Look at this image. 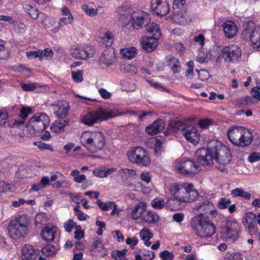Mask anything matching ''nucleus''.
Here are the masks:
<instances>
[{"mask_svg": "<svg viewBox=\"0 0 260 260\" xmlns=\"http://www.w3.org/2000/svg\"><path fill=\"white\" fill-rule=\"evenodd\" d=\"M195 156L199 164L203 166H212L215 160L219 166L217 167L218 171L227 173L226 166L231 161L232 155L228 147L220 141L209 140L206 149L201 148L195 152Z\"/></svg>", "mask_w": 260, "mask_h": 260, "instance_id": "f257e3e1", "label": "nucleus"}, {"mask_svg": "<svg viewBox=\"0 0 260 260\" xmlns=\"http://www.w3.org/2000/svg\"><path fill=\"white\" fill-rule=\"evenodd\" d=\"M82 145L91 153H96L104 147L106 141L104 135L100 131L84 132L80 138Z\"/></svg>", "mask_w": 260, "mask_h": 260, "instance_id": "f03ea898", "label": "nucleus"}, {"mask_svg": "<svg viewBox=\"0 0 260 260\" xmlns=\"http://www.w3.org/2000/svg\"><path fill=\"white\" fill-rule=\"evenodd\" d=\"M191 226L195 234L202 238L210 237L215 232L214 224L201 215H197L192 218Z\"/></svg>", "mask_w": 260, "mask_h": 260, "instance_id": "7ed1b4c3", "label": "nucleus"}, {"mask_svg": "<svg viewBox=\"0 0 260 260\" xmlns=\"http://www.w3.org/2000/svg\"><path fill=\"white\" fill-rule=\"evenodd\" d=\"M29 220L22 215L10 221L8 226L9 236L14 239L24 237L29 231Z\"/></svg>", "mask_w": 260, "mask_h": 260, "instance_id": "20e7f679", "label": "nucleus"}, {"mask_svg": "<svg viewBox=\"0 0 260 260\" xmlns=\"http://www.w3.org/2000/svg\"><path fill=\"white\" fill-rule=\"evenodd\" d=\"M50 119L45 113H37L32 117L29 123L25 126V129L28 134L31 136H35L44 130L49 125Z\"/></svg>", "mask_w": 260, "mask_h": 260, "instance_id": "39448f33", "label": "nucleus"}, {"mask_svg": "<svg viewBox=\"0 0 260 260\" xmlns=\"http://www.w3.org/2000/svg\"><path fill=\"white\" fill-rule=\"evenodd\" d=\"M246 41H250L254 49L260 51V26H254L253 23L247 24L241 34Z\"/></svg>", "mask_w": 260, "mask_h": 260, "instance_id": "423d86ee", "label": "nucleus"}, {"mask_svg": "<svg viewBox=\"0 0 260 260\" xmlns=\"http://www.w3.org/2000/svg\"><path fill=\"white\" fill-rule=\"evenodd\" d=\"M128 160L132 163L140 166L150 165L151 159L148 152L142 147H136L127 152Z\"/></svg>", "mask_w": 260, "mask_h": 260, "instance_id": "0eeeda50", "label": "nucleus"}, {"mask_svg": "<svg viewBox=\"0 0 260 260\" xmlns=\"http://www.w3.org/2000/svg\"><path fill=\"white\" fill-rule=\"evenodd\" d=\"M199 166L191 159H183L176 160L175 169L180 174L186 176H192L199 172Z\"/></svg>", "mask_w": 260, "mask_h": 260, "instance_id": "6e6552de", "label": "nucleus"}, {"mask_svg": "<svg viewBox=\"0 0 260 260\" xmlns=\"http://www.w3.org/2000/svg\"><path fill=\"white\" fill-rule=\"evenodd\" d=\"M114 116L111 112L100 109L98 111H91L85 114L83 117L82 121L84 124L91 126L99 121L106 120Z\"/></svg>", "mask_w": 260, "mask_h": 260, "instance_id": "1a4fd4ad", "label": "nucleus"}, {"mask_svg": "<svg viewBox=\"0 0 260 260\" xmlns=\"http://www.w3.org/2000/svg\"><path fill=\"white\" fill-rule=\"evenodd\" d=\"M240 230V225L237 221H228L226 225L221 228L220 234L223 238L235 241L239 238Z\"/></svg>", "mask_w": 260, "mask_h": 260, "instance_id": "9d476101", "label": "nucleus"}, {"mask_svg": "<svg viewBox=\"0 0 260 260\" xmlns=\"http://www.w3.org/2000/svg\"><path fill=\"white\" fill-rule=\"evenodd\" d=\"M243 132V128L242 127H234L231 129H229L228 132V137L229 140L234 145L240 146H246L249 145L250 139H249V134L248 136L245 137L248 138L246 141H243L241 143V139L244 137V134H242Z\"/></svg>", "mask_w": 260, "mask_h": 260, "instance_id": "9b49d317", "label": "nucleus"}, {"mask_svg": "<svg viewBox=\"0 0 260 260\" xmlns=\"http://www.w3.org/2000/svg\"><path fill=\"white\" fill-rule=\"evenodd\" d=\"M149 15L144 11H137L131 14V21L133 27L139 29L147 26L150 22Z\"/></svg>", "mask_w": 260, "mask_h": 260, "instance_id": "f8f14e48", "label": "nucleus"}, {"mask_svg": "<svg viewBox=\"0 0 260 260\" xmlns=\"http://www.w3.org/2000/svg\"><path fill=\"white\" fill-rule=\"evenodd\" d=\"M187 189L188 184L174 183L171 186L170 191L172 196L176 200V202L180 204L185 203V200H187Z\"/></svg>", "mask_w": 260, "mask_h": 260, "instance_id": "ddd939ff", "label": "nucleus"}, {"mask_svg": "<svg viewBox=\"0 0 260 260\" xmlns=\"http://www.w3.org/2000/svg\"><path fill=\"white\" fill-rule=\"evenodd\" d=\"M222 56L226 62H234L241 57V50L237 45L225 46L222 50Z\"/></svg>", "mask_w": 260, "mask_h": 260, "instance_id": "4468645a", "label": "nucleus"}, {"mask_svg": "<svg viewBox=\"0 0 260 260\" xmlns=\"http://www.w3.org/2000/svg\"><path fill=\"white\" fill-rule=\"evenodd\" d=\"M193 209L194 211L198 210L199 212L198 215H201L202 217H204V215L208 213L213 217L216 215V210H215L214 205L208 201L198 203Z\"/></svg>", "mask_w": 260, "mask_h": 260, "instance_id": "2eb2a0df", "label": "nucleus"}, {"mask_svg": "<svg viewBox=\"0 0 260 260\" xmlns=\"http://www.w3.org/2000/svg\"><path fill=\"white\" fill-rule=\"evenodd\" d=\"M94 52L95 50L90 47L85 48L75 47L70 50L72 56L78 59H85L88 57H92Z\"/></svg>", "mask_w": 260, "mask_h": 260, "instance_id": "dca6fc26", "label": "nucleus"}, {"mask_svg": "<svg viewBox=\"0 0 260 260\" xmlns=\"http://www.w3.org/2000/svg\"><path fill=\"white\" fill-rule=\"evenodd\" d=\"M183 135L186 140L193 145L198 144L200 140V134L197 129L191 125H186L182 128Z\"/></svg>", "mask_w": 260, "mask_h": 260, "instance_id": "f3484780", "label": "nucleus"}, {"mask_svg": "<svg viewBox=\"0 0 260 260\" xmlns=\"http://www.w3.org/2000/svg\"><path fill=\"white\" fill-rule=\"evenodd\" d=\"M151 8L152 11L159 16H165L169 11V5L166 0H152Z\"/></svg>", "mask_w": 260, "mask_h": 260, "instance_id": "a211bd4d", "label": "nucleus"}, {"mask_svg": "<svg viewBox=\"0 0 260 260\" xmlns=\"http://www.w3.org/2000/svg\"><path fill=\"white\" fill-rule=\"evenodd\" d=\"M243 223L244 226L248 230L251 235L257 232V223L255 221V215L252 213L246 214L244 218Z\"/></svg>", "mask_w": 260, "mask_h": 260, "instance_id": "6ab92c4d", "label": "nucleus"}, {"mask_svg": "<svg viewBox=\"0 0 260 260\" xmlns=\"http://www.w3.org/2000/svg\"><path fill=\"white\" fill-rule=\"evenodd\" d=\"M54 114L59 118H64L68 113L69 103L64 101H58L53 105Z\"/></svg>", "mask_w": 260, "mask_h": 260, "instance_id": "aec40b11", "label": "nucleus"}, {"mask_svg": "<svg viewBox=\"0 0 260 260\" xmlns=\"http://www.w3.org/2000/svg\"><path fill=\"white\" fill-rule=\"evenodd\" d=\"M165 122L163 119H157L146 128V132L151 135L161 132L165 127Z\"/></svg>", "mask_w": 260, "mask_h": 260, "instance_id": "412c9836", "label": "nucleus"}, {"mask_svg": "<svg viewBox=\"0 0 260 260\" xmlns=\"http://www.w3.org/2000/svg\"><path fill=\"white\" fill-rule=\"evenodd\" d=\"M224 36L228 39H232L237 33V27L235 23L232 21H226L222 24Z\"/></svg>", "mask_w": 260, "mask_h": 260, "instance_id": "4be33fe9", "label": "nucleus"}, {"mask_svg": "<svg viewBox=\"0 0 260 260\" xmlns=\"http://www.w3.org/2000/svg\"><path fill=\"white\" fill-rule=\"evenodd\" d=\"M158 39L150 37H145L142 39L141 44L143 48L148 52H151L156 48Z\"/></svg>", "mask_w": 260, "mask_h": 260, "instance_id": "5701e85b", "label": "nucleus"}, {"mask_svg": "<svg viewBox=\"0 0 260 260\" xmlns=\"http://www.w3.org/2000/svg\"><path fill=\"white\" fill-rule=\"evenodd\" d=\"M22 253L23 260H35L38 258V253L30 245H25L22 248Z\"/></svg>", "mask_w": 260, "mask_h": 260, "instance_id": "b1692460", "label": "nucleus"}, {"mask_svg": "<svg viewBox=\"0 0 260 260\" xmlns=\"http://www.w3.org/2000/svg\"><path fill=\"white\" fill-rule=\"evenodd\" d=\"M114 59L115 56L112 49H106L100 56V62L109 66L113 63Z\"/></svg>", "mask_w": 260, "mask_h": 260, "instance_id": "393cba45", "label": "nucleus"}, {"mask_svg": "<svg viewBox=\"0 0 260 260\" xmlns=\"http://www.w3.org/2000/svg\"><path fill=\"white\" fill-rule=\"evenodd\" d=\"M146 210V204L145 202H139L132 210L131 216L133 219L137 220L140 217L142 218Z\"/></svg>", "mask_w": 260, "mask_h": 260, "instance_id": "a878e982", "label": "nucleus"}, {"mask_svg": "<svg viewBox=\"0 0 260 260\" xmlns=\"http://www.w3.org/2000/svg\"><path fill=\"white\" fill-rule=\"evenodd\" d=\"M142 219L144 222L149 224L156 223L159 220V216L154 212L145 210Z\"/></svg>", "mask_w": 260, "mask_h": 260, "instance_id": "bb28decb", "label": "nucleus"}, {"mask_svg": "<svg viewBox=\"0 0 260 260\" xmlns=\"http://www.w3.org/2000/svg\"><path fill=\"white\" fill-rule=\"evenodd\" d=\"M118 16L119 20L125 22L124 25L129 21V18L131 17V13L129 9L125 7L118 8L117 10Z\"/></svg>", "mask_w": 260, "mask_h": 260, "instance_id": "cd10ccee", "label": "nucleus"}, {"mask_svg": "<svg viewBox=\"0 0 260 260\" xmlns=\"http://www.w3.org/2000/svg\"><path fill=\"white\" fill-rule=\"evenodd\" d=\"M55 229L53 227H45L42 231V237L46 241H52L54 239Z\"/></svg>", "mask_w": 260, "mask_h": 260, "instance_id": "c85d7f7f", "label": "nucleus"}, {"mask_svg": "<svg viewBox=\"0 0 260 260\" xmlns=\"http://www.w3.org/2000/svg\"><path fill=\"white\" fill-rule=\"evenodd\" d=\"M168 65L171 68L174 74L178 73L180 71V63L179 60L172 56H169L168 58Z\"/></svg>", "mask_w": 260, "mask_h": 260, "instance_id": "c756f323", "label": "nucleus"}, {"mask_svg": "<svg viewBox=\"0 0 260 260\" xmlns=\"http://www.w3.org/2000/svg\"><path fill=\"white\" fill-rule=\"evenodd\" d=\"M147 31L152 36L150 37L158 39L161 35L158 25L154 23H151L147 28Z\"/></svg>", "mask_w": 260, "mask_h": 260, "instance_id": "7c9ffc66", "label": "nucleus"}, {"mask_svg": "<svg viewBox=\"0 0 260 260\" xmlns=\"http://www.w3.org/2000/svg\"><path fill=\"white\" fill-rule=\"evenodd\" d=\"M193 186L192 184H188V189L186 196L187 200L185 202H191L194 201L199 196V193L196 190L193 189Z\"/></svg>", "mask_w": 260, "mask_h": 260, "instance_id": "2f4dec72", "label": "nucleus"}, {"mask_svg": "<svg viewBox=\"0 0 260 260\" xmlns=\"http://www.w3.org/2000/svg\"><path fill=\"white\" fill-rule=\"evenodd\" d=\"M140 237L144 241V244L147 246H149L151 242L149 240L152 238L153 234L147 229L144 228L139 233Z\"/></svg>", "mask_w": 260, "mask_h": 260, "instance_id": "473e14b6", "label": "nucleus"}, {"mask_svg": "<svg viewBox=\"0 0 260 260\" xmlns=\"http://www.w3.org/2000/svg\"><path fill=\"white\" fill-rule=\"evenodd\" d=\"M173 20L180 24H184L187 22V14L186 11L174 13Z\"/></svg>", "mask_w": 260, "mask_h": 260, "instance_id": "72a5a7b5", "label": "nucleus"}, {"mask_svg": "<svg viewBox=\"0 0 260 260\" xmlns=\"http://www.w3.org/2000/svg\"><path fill=\"white\" fill-rule=\"evenodd\" d=\"M186 0H174L173 9L174 13L186 11Z\"/></svg>", "mask_w": 260, "mask_h": 260, "instance_id": "f704fd0d", "label": "nucleus"}, {"mask_svg": "<svg viewBox=\"0 0 260 260\" xmlns=\"http://www.w3.org/2000/svg\"><path fill=\"white\" fill-rule=\"evenodd\" d=\"M23 8L25 12L27 13L31 18L34 19L38 18L39 15V11L37 9L28 4L25 5Z\"/></svg>", "mask_w": 260, "mask_h": 260, "instance_id": "c9c22d12", "label": "nucleus"}, {"mask_svg": "<svg viewBox=\"0 0 260 260\" xmlns=\"http://www.w3.org/2000/svg\"><path fill=\"white\" fill-rule=\"evenodd\" d=\"M231 194L235 197H241L246 200H249L251 198V194L245 191L242 188H237L231 191Z\"/></svg>", "mask_w": 260, "mask_h": 260, "instance_id": "e433bc0d", "label": "nucleus"}, {"mask_svg": "<svg viewBox=\"0 0 260 260\" xmlns=\"http://www.w3.org/2000/svg\"><path fill=\"white\" fill-rule=\"evenodd\" d=\"M122 90L126 91H133L136 89V84L134 82L127 80H123L120 82Z\"/></svg>", "mask_w": 260, "mask_h": 260, "instance_id": "4c0bfd02", "label": "nucleus"}, {"mask_svg": "<svg viewBox=\"0 0 260 260\" xmlns=\"http://www.w3.org/2000/svg\"><path fill=\"white\" fill-rule=\"evenodd\" d=\"M136 48L131 47L122 49L121 53L123 57L130 59L136 56Z\"/></svg>", "mask_w": 260, "mask_h": 260, "instance_id": "58836bf2", "label": "nucleus"}, {"mask_svg": "<svg viewBox=\"0 0 260 260\" xmlns=\"http://www.w3.org/2000/svg\"><path fill=\"white\" fill-rule=\"evenodd\" d=\"M113 42L112 34L110 32H106L100 39V43L105 46H109Z\"/></svg>", "mask_w": 260, "mask_h": 260, "instance_id": "ea45409f", "label": "nucleus"}, {"mask_svg": "<svg viewBox=\"0 0 260 260\" xmlns=\"http://www.w3.org/2000/svg\"><path fill=\"white\" fill-rule=\"evenodd\" d=\"M150 141L152 143L154 144V146L153 147V149L156 155L158 154V153L160 152L161 150V145L162 144L161 138H159V137L156 138H152L151 139Z\"/></svg>", "mask_w": 260, "mask_h": 260, "instance_id": "a19ab883", "label": "nucleus"}, {"mask_svg": "<svg viewBox=\"0 0 260 260\" xmlns=\"http://www.w3.org/2000/svg\"><path fill=\"white\" fill-rule=\"evenodd\" d=\"M151 205L155 209H161L165 205V202L164 199L159 198H155L151 202Z\"/></svg>", "mask_w": 260, "mask_h": 260, "instance_id": "79ce46f5", "label": "nucleus"}, {"mask_svg": "<svg viewBox=\"0 0 260 260\" xmlns=\"http://www.w3.org/2000/svg\"><path fill=\"white\" fill-rule=\"evenodd\" d=\"M43 254L47 256H49L55 254V248L53 245L47 244L42 249Z\"/></svg>", "mask_w": 260, "mask_h": 260, "instance_id": "37998d69", "label": "nucleus"}, {"mask_svg": "<svg viewBox=\"0 0 260 260\" xmlns=\"http://www.w3.org/2000/svg\"><path fill=\"white\" fill-rule=\"evenodd\" d=\"M26 56L29 58H39L40 60H43V52L41 50L27 52Z\"/></svg>", "mask_w": 260, "mask_h": 260, "instance_id": "c03bdc74", "label": "nucleus"}, {"mask_svg": "<svg viewBox=\"0 0 260 260\" xmlns=\"http://www.w3.org/2000/svg\"><path fill=\"white\" fill-rule=\"evenodd\" d=\"M82 10L88 16L92 17L97 14V9L88 6L87 5H83L82 6Z\"/></svg>", "mask_w": 260, "mask_h": 260, "instance_id": "a18cd8bd", "label": "nucleus"}, {"mask_svg": "<svg viewBox=\"0 0 260 260\" xmlns=\"http://www.w3.org/2000/svg\"><path fill=\"white\" fill-rule=\"evenodd\" d=\"M96 204L102 210L106 211L110 208H112L113 202H108L107 203H104L99 200L96 201Z\"/></svg>", "mask_w": 260, "mask_h": 260, "instance_id": "49530a36", "label": "nucleus"}, {"mask_svg": "<svg viewBox=\"0 0 260 260\" xmlns=\"http://www.w3.org/2000/svg\"><path fill=\"white\" fill-rule=\"evenodd\" d=\"M61 14L63 16H68V20L69 24H72L73 22L74 18L71 14L70 10L67 7H63L61 9Z\"/></svg>", "mask_w": 260, "mask_h": 260, "instance_id": "de8ad7c7", "label": "nucleus"}, {"mask_svg": "<svg viewBox=\"0 0 260 260\" xmlns=\"http://www.w3.org/2000/svg\"><path fill=\"white\" fill-rule=\"evenodd\" d=\"M38 86L37 83H21L20 86L24 91H32Z\"/></svg>", "mask_w": 260, "mask_h": 260, "instance_id": "09e8293b", "label": "nucleus"}, {"mask_svg": "<svg viewBox=\"0 0 260 260\" xmlns=\"http://www.w3.org/2000/svg\"><path fill=\"white\" fill-rule=\"evenodd\" d=\"M83 72L82 71L79 70L77 72H72V77L73 80L76 82H81L83 80Z\"/></svg>", "mask_w": 260, "mask_h": 260, "instance_id": "8fccbe9b", "label": "nucleus"}, {"mask_svg": "<svg viewBox=\"0 0 260 260\" xmlns=\"http://www.w3.org/2000/svg\"><path fill=\"white\" fill-rule=\"evenodd\" d=\"M231 201L226 198L220 199L218 203V207L220 209H225L227 208L231 204Z\"/></svg>", "mask_w": 260, "mask_h": 260, "instance_id": "3c124183", "label": "nucleus"}, {"mask_svg": "<svg viewBox=\"0 0 260 260\" xmlns=\"http://www.w3.org/2000/svg\"><path fill=\"white\" fill-rule=\"evenodd\" d=\"M175 202H176V200L174 197L170 198V199H168L167 202L165 203L166 207L172 210L177 209L178 208V204L177 206H175Z\"/></svg>", "mask_w": 260, "mask_h": 260, "instance_id": "603ef678", "label": "nucleus"}, {"mask_svg": "<svg viewBox=\"0 0 260 260\" xmlns=\"http://www.w3.org/2000/svg\"><path fill=\"white\" fill-rule=\"evenodd\" d=\"M34 144L41 150H49L50 151H52L53 150L52 147L50 145L41 141L35 142Z\"/></svg>", "mask_w": 260, "mask_h": 260, "instance_id": "864d4df0", "label": "nucleus"}, {"mask_svg": "<svg viewBox=\"0 0 260 260\" xmlns=\"http://www.w3.org/2000/svg\"><path fill=\"white\" fill-rule=\"evenodd\" d=\"M159 256L162 260H173L174 258L173 253L170 252L168 250L161 252L159 254Z\"/></svg>", "mask_w": 260, "mask_h": 260, "instance_id": "5fc2aeb1", "label": "nucleus"}, {"mask_svg": "<svg viewBox=\"0 0 260 260\" xmlns=\"http://www.w3.org/2000/svg\"><path fill=\"white\" fill-rule=\"evenodd\" d=\"M224 260H242V258L239 253H228Z\"/></svg>", "mask_w": 260, "mask_h": 260, "instance_id": "6e6d98bb", "label": "nucleus"}, {"mask_svg": "<svg viewBox=\"0 0 260 260\" xmlns=\"http://www.w3.org/2000/svg\"><path fill=\"white\" fill-rule=\"evenodd\" d=\"M142 256L144 258V260H152L154 257V252L152 251L143 250Z\"/></svg>", "mask_w": 260, "mask_h": 260, "instance_id": "4d7b16f0", "label": "nucleus"}, {"mask_svg": "<svg viewBox=\"0 0 260 260\" xmlns=\"http://www.w3.org/2000/svg\"><path fill=\"white\" fill-rule=\"evenodd\" d=\"M104 248V245L102 241L100 240H97L93 242L92 245L91 250L99 251Z\"/></svg>", "mask_w": 260, "mask_h": 260, "instance_id": "13d9d810", "label": "nucleus"}, {"mask_svg": "<svg viewBox=\"0 0 260 260\" xmlns=\"http://www.w3.org/2000/svg\"><path fill=\"white\" fill-rule=\"evenodd\" d=\"M213 120L209 119H205L199 121V124L202 128H206L212 124Z\"/></svg>", "mask_w": 260, "mask_h": 260, "instance_id": "bf43d9fd", "label": "nucleus"}, {"mask_svg": "<svg viewBox=\"0 0 260 260\" xmlns=\"http://www.w3.org/2000/svg\"><path fill=\"white\" fill-rule=\"evenodd\" d=\"M8 120V114L7 113L0 109V125H5Z\"/></svg>", "mask_w": 260, "mask_h": 260, "instance_id": "052dcab7", "label": "nucleus"}, {"mask_svg": "<svg viewBox=\"0 0 260 260\" xmlns=\"http://www.w3.org/2000/svg\"><path fill=\"white\" fill-rule=\"evenodd\" d=\"M196 71L198 72L199 78L201 80H205L210 76L208 72L206 70H201L200 72H199L198 70H196Z\"/></svg>", "mask_w": 260, "mask_h": 260, "instance_id": "680f3d73", "label": "nucleus"}, {"mask_svg": "<svg viewBox=\"0 0 260 260\" xmlns=\"http://www.w3.org/2000/svg\"><path fill=\"white\" fill-rule=\"evenodd\" d=\"M94 175L100 178L106 177L105 169H96L93 171Z\"/></svg>", "mask_w": 260, "mask_h": 260, "instance_id": "e2e57ef3", "label": "nucleus"}, {"mask_svg": "<svg viewBox=\"0 0 260 260\" xmlns=\"http://www.w3.org/2000/svg\"><path fill=\"white\" fill-rule=\"evenodd\" d=\"M260 87H258L257 88L254 87L251 89V93L254 99L257 101H260Z\"/></svg>", "mask_w": 260, "mask_h": 260, "instance_id": "0e129e2a", "label": "nucleus"}, {"mask_svg": "<svg viewBox=\"0 0 260 260\" xmlns=\"http://www.w3.org/2000/svg\"><path fill=\"white\" fill-rule=\"evenodd\" d=\"M30 112L31 109L23 107L20 110V116L22 119H23L27 117Z\"/></svg>", "mask_w": 260, "mask_h": 260, "instance_id": "69168bd1", "label": "nucleus"}, {"mask_svg": "<svg viewBox=\"0 0 260 260\" xmlns=\"http://www.w3.org/2000/svg\"><path fill=\"white\" fill-rule=\"evenodd\" d=\"M184 218V215L182 213H176L173 215V219L177 222H181Z\"/></svg>", "mask_w": 260, "mask_h": 260, "instance_id": "338daca9", "label": "nucleus"}, {"mask_svg": "<svg viewBox=\"0 0 260 260\" xmlns=\"http://www.w3.org/2000/svg\"><path fill=\"white\" fill-rule=\"evenodd\" d=\"M74 223L72 219H69L67 222L64 224V228L68 232H71L73 228Z\"/></svg>", "mask_w": 260, "mask_h": 260, "instance_id": "774afa93", "label": "nucleus"}]
</instances>
